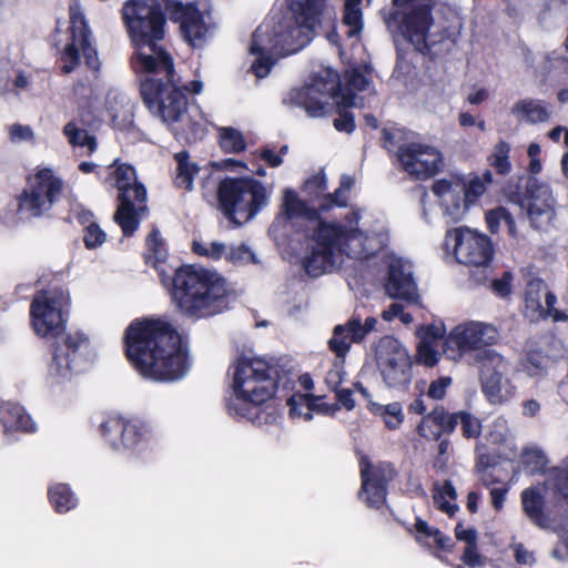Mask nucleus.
<instances>
[{"label":"nucleus","mask_w":568,"mask_h":568,"mask_svg":"<svg viewBox=\"0 0 568 568\" xmlns=\"http://www.w3.org/2000/svg\"><path fill=\"white\" fill-rule=\"evenodd\" d=\"M507 420L505 418H497L493 422L489 430V439L495 444L504 443L507 438Z\"/></svg>","instance_id":"obj_59"},{"label":"nucleus","mask_w":568,"mask_h":568,"mask_svg":"<svg viewBox=\"0 0 568 568\" xmlns=\"http://www.w3.org/2000/svg\"><path fill=\"white\" fill-rule=\"evenodd\" d=\"M121 14L131 42L164 38L166 19L161 0H126Z\"/></svg>","instance_id":"obj_16"},{"label":"nucleus","mask_w":568,"mask_h":568,"mask_svg":"<svg viewBox=\"0 0 568 568\" xmlns=\"http://www.w3.org/2000/svg\"><path fill=\"white\" fill-rule=\"evenodd\" d=\"M499 334L497 328L488 323L467 321L456 325L443 341L444 355L454 362L460 361L464 355L479 352L497 343Z\"/></svg>","instance_id":"obj_19"},{"label":"nucleus","mask_w":568,"mask_h":568,"mask_svg":"<svg viewBox=\"0 0 568 568\" xmlns=\"http://www.w3.org/2000/svg\"><path fill=\"white\" fill-rule=\"evenodd\" d=\"M479 383L490 405H505L517 395V386L510 377V364L495 349H485L479 356Z\"/></svg>","instance_id":"obj_17"},{"label":"nucleus","mask_w":568,"mask_h":568,"mask_svg":"<svg viewBox=\"0 0 568 568\" xmlns=\"http://www.w3.org/2000/svg\"><path fill=\"white\" fill-rule=\"evenodd\" d=\"M146 262L154 267L159 268L161 273L164 270L161 268L168 258V250L158 230H153L146 239Z\"/></svg>","instance_id":"obj_43"},{"label":"nucleus","mask_w":568,"mask_h":568,"mask_svg":"<svg viewBox=\"0 0 568 568\" xmlns=\"http://www.w3.org/2000/svg\"><path fill=\"white\" fill-rule=\"evenodd\" d=\"M224 258L234 265H243L253 262L254 254L244 244H240L236 246L226 245V253Z\"/></svg>","instance_id":"obj_54"},{"label":"nucleus","mask_w":568,"mask_h":568,"mask_svg":"<svg viewBox=\"0 0 568 568\" xmlns=\"http://www.w3.org/2000/svg\"><path fill=\"white\" fill-rule=\"evenodd\" d=\"M372 0H345L342 29L348 39L358 40L363 28V7H369Z\"/></svg>","instance_id":"obj_34"},{"label":"nucleus","mask_w":568,"mask_h":568,"mask_svg":"<svg viewBox=\"0 0 568 568\" xmlns=\"http://www.w3.org/2000/svg\"><path fill=\"white\" fill-rule=\"evenodd\" d=\"M268 189L254 179H225L219 186L220 205L226 216L242 223L268 204Z\"/></svg>","instance_id":"obj_10"},{"label":"nucleus","mask_w":568,"mask_h":568,"mask_svg":"<svg viewBox=\"0 0 568 568\" xmlns=\"http://www.w3.org/2000/svg\"><path fill=\"white\" fill-rule=\"evenodd\" d=\"M432 192L447 222L457 223L466 216L469 207L464 196L465 182L460 178L450 176L437 180L432 185Z\"/></svg>","instance_id":"obj_25"},{"label":"nucleus","mask_w":568,"mask_h":568,"mask_svg":"<svg viewBox=\"0 0 568 568\" xmlns=\"http://www.w3.org/2000/svg\"><path fill=\"white\" fill-rule=\"evenodd\" d=\"M557 302L556 295L552 293L546 294V317L549 316L552 318L554 322H566L568 321L567 313L559 311L555 307V304Z\"/></svg>","instance_id":"obj_61"},{"label":"nucleus","mask_w":568,"mask_h":568,"mask_svg":"<svg viewBox=\"0 0 568 568\" xmlns=\"http://www.w3.org/2000/svg\"><path fill=\"white\" fill-rule=\"evenodd\" d=\"M549 293L540 278H531L525 292V316L531 322L546 317V306L541 304V297Z\"/></svg>","instance_id":"obj_35"},{"label":"nucleus","mask_w":568,"mask_h":568,"mask_svg":"<svg viewBox=\"0 0 568 568\" xmlns=\"http://www.w3.org/2000/svg\"><path fill=\"white\" fill-rule=\"evenodd\" d=\"M351 325H355L356 329L353 333L355 339H364L367 334L376 328L377 320L375 317H367L364 323L357 317L351 318Z\"/></svg>","instance_id":"obj_58"},{"label":"nucleus","mask_w":568,"mask_h":568,"mask_svg":"<svg viewBox=\"0 0 568 568\" xmlns=\"http://www.w3.org/2000/svg\"><path fill=\"white\" fill-rule=\"evenodd\" d=\"M392 6L385 19L388 30L403 37L418 52L426 53L435 43L430 36L434 27L430 0H392Z\"/></svg>","instance_id":"obj_8"},{"label":"nucleus","mask_w":568,"mask_h":568,"mask_svg":"<svg viewBox=\"0 0 568 568\" xmlns=\"http://www.w3.org/2000/svg\"><path fill=\"white\" fill-rule=\"evenodd\" d=\"M486 189L485 181L479 176L473 178L467 184L465 183L464 196L467 200L468 207L486 192Z\"/></svg>","instance_id":"obj_55"},{"label":"nucleus","mask_w":568,"mask_h":568,"mask_svg":"<svg viewBox=\"0 0 568 568\" xmlns=\"http://www.w3.org/2000/svg\"><path fill=\"white\" fill-rule=\"evenodd\" d=\"M307 200L300 199L292 189L283 192L282 214L288 220L316 222L313 232V247L304 258L305 271L314 277L332 272L338 267L343 257L366 258L388 242L387 227L383 221L375 226L361 227L359 210H352L339 221H317L321 212L334 207L333 194L327 192L326 176L317 173L310 178L303 187Z\"/></svg>","instance_id":"obj_1"},{"label":"nucleus","mask_w":568,"mask_h":568,"mask_svg":"<svg viewBox=\"0 0 568 568\" xmlns=\"http://www.w3.org/2000/svg\"><path fill=\"white\" fill-rule=\"evenodd\" d=\"M77 217L82 224L89 223L84 229L85 246L90 250L101 246L106 240V234L97 223L90 221L91 213L83 210Z\"/></svg>","instance_id":"obj_47"},{"label":"nucleus","mask_w":568,"mask_h":568,"mask_svg":"<svg viewBox=\"0 0 568 568\" xmlns=\"http://www.w3.org/2000/svg\"><path fill=\"white\" fill-rule=\"evenodd\" d=\"M276 385L277 369L268 362L261 357H241L234 365L229 413L261 424L262 406L273 397Z\"/></svg>","instance_id":"obj_6"},{"label":"nucleus","mask_w":568,"mask_h":568,"mask_svg":"<svg viewBox=\"0 0 568 568\" xmlns=\"http://www.w3.org/2000/svg\"><path fill=\"white\" fill-rule=\"evenodd\" d=\"M98 358V351L82 331L70 332L63 346L55 347L47 363L44 382L51 392L65 389L73 379L88 372Z\"/></svg>","instance_id":"obj_7"},{"label":"nucleus","mask_w":568,"mask_h":568,"mask_svg":"<svg viewBox=\"0 0 568 568\" xmlns=\"http://www.w3.org/2000/svg\"><path fill=\"white\" fill-rule=\"evenodd\" d=\"M520 206L535 229L548 227L556 216V200L550 185L536 178L528 179Z\"/></svg>","instance_id":"obj_22"},{"label":"nucleus","mask_w":568,"mask_h":568,"mask_svg":"<svg viewBox=\"0 0 568 568\" xmlns=\"http://www.w3.org/2000/svg\"><path fill=\"white\" fill-rule=\"evenodd\" d=\"M445 253L457 263L487 270L494 260V245L489 236L469 227H454L446 232Z\"/></svg>","instance_id":"obj_14"},{"label":"nucleus","mask_w":568,"mask_h":568,"mask_svg":"<svg viewBox=\"0 0 568 568\" xmlns=\"http://www.w3.org/2000/svg\"><path fill=\"white\" fill-rule=\"evenodd\" d=\"M453 417L455 419L454 429L457 424H460L462 433L465 438L473 439L480 435L483 426L481 420L477 416L466 410H459L453 413Z\"/></svg>","instance_id":"obj_49"},{"label":"nucleus","mask_w":568,"mask_h":568,"mask_svg":"<svg viewBox=\"0 0 568 568\" xmlns=\"http://www.w3.org/2000/svg\"><path fill=\"white\" fill-rule=\"evenodd\" d=\"M219 142L222 150L226 153H240L246 149V139L244 134L232 126L219 128Z\"/></svg>","instance_id":"obj_45"},{"label":"nucleus","mask_w":568,"mask_h":568,"mask_svg":"<svg viewBox=\"0 0 568 568\" xmlns=\"http://www.w3.org/2000/svg\"><path fill=\"white\" fill-rule=\"evenodd\" d=\"M124 345L129 361L145 378L174 382L190 369L186 344L164 320L133 321L125 331Z\"/></svg>","instance_id":"obj_4"},{"label":"nucleus","mask_w":568,"mask_h":568,"mask_svg":"<svg viewBox=\"0 0 568 568\" xmlns=\"http://www.w3.org/2000/svg\"><path fill=\"white\" fill-rule=\"evenodd\" d=\"M320 397H315L310 394L295 393L287 399V406L290 407V416L294 419L301 418L308 422L313 417L314 412L332 414L337 409L329 405L317 404Z\"/></svg>","instance_id":"obj_31"},{"label":"nucleus","mask_w":568,"mask_h":568,"mask_svg":"<svg viewBox=\"0 0 568 568\" xmlns=\"http://www.w3.org/2000/svg\"><path fill=\"white\" fill-rule=\"evenodd\" d=\"M70 26L63 38L57 42L59 61L63 73L73 72L79 67L81 58L92 71H98L100 60L93 44L92 33L78 4L70 6Z\"/></svg>","instance_id":"obj_11"},{"label":"nucleus","mask_w":568,"mask_h":568,"mask_svg":"<svg viewBox=\"0 0 568 568\" xmlns=\"http://www.w3.org/2000/svg\"><path fill=\"white\" fill-rule=\"evenodd\" d=\"M510 113L518 121L531 124L547 122L551 115V111L545 102L534 99L517 101L511 106Z\"/></svg>","instance_id":"obj_32"},{"label":"nucleus","mask_w":568,"mask_h":568,"mask_svg":"<svg viewBox=\"0 0 568 568\" xmlns=\"http://www.w3.org/2000/svg\"><path fill=\"white\" fill-rule=\"evenodd\" d=\"M517 371L528 378L542 379L548 374V358L541 352H528L518 362Z\"/></svg>","instance_id":"obj_37"},{"label":"nucleus","mask_w":568,"mask_h":568,"mask_svg":"<svg viewBox=\"0 0 568 568\" xmlns=\"http://www.w3.org/2000/svg\"><path fill=\"white\" fill-rule=\"evenodd\" d=\"M369 410L374 415L379 416L385 426L392 430L399 428L404 422L403 406L398 402H393L387 405L371 402Z\"/></svg>","instance_id":"obj_41"},{"label":"nucleus","mask_w":568,"mask_h":568,"mask_svg":"<svg viewBox=\"0 0 568 568\" xmlns=\"http://www.w3.org/2000/svg\"><path fill=\"white\" fill-rule=\"evenodd\" d=\"M165 9L172 20L181 23L184 38L193 47H200L215 29L211 14L199 11L192 4L165 0Z\"/></svg>","instance_id":"obj_23"},{"label":"nucleus","mask_w":568,"mask_h":568,"mask_svg":"<svg viewBox=\"0 0 568 568\" xmlns=\"http://www.w3.org/2000/svg\"><path fill=\"white\" fill-rule=\"evenodd\" d=\"M359 469L362 478L359 497L368 507L379 509L386 500V485L393 477V468L388 463H373L367 456H362Z\"/></svg>","instance_id":"obj_24"},{"label":"nucleus","mask_w":568,"mask_h":568,"mask_svg":"<svg viewBox=\"0 0 568 568\" xmlns=\"http://www.w3.org/2000/svg\"><path fill=\"white\" fill-rule=\"evenodd\" d=\"M99 432L111 449L126 454L142 452L154 437L150 423L123 415L108 416L100 424Z\"/></svg>","instance_id":"obj_13"},{"label":"nucleus","mask_w":568,"mask_h":568,"mask_svg":"<svg viewBox=\"0 0 568 568\" xmlns=\"http://www.w3.org/2000/svg\"><path fill=\"white\" fill-rule=\"evenodd\" d=\"M10 141L14 144H36V133L28 124L13 123L8 129Z\"/></svg>","instance_id":"obj_53"},{"label":"nucleus","mask_w":568,"mask_h":568,"mask_svg":"<svg viewBox=\"0 0 568 568\" xmlns=\"http://www.w3.org/2000/svg\"><path fill=\"white\" fill-rule=\"evenodd\" d=\"M230 287L216 271L185 265L175 271L172 300L179 311L191 318L214 316L227 308Z\"/></svg>","instance_id":"obj_5"},{"label":"nucleus","mask_w":568,"mask_h":568,"mask_svg":"<svg viewBox=\"0 0 568 568\" xmlns=\"http://www.w3.org/2000/svg\"><path fill=\"white\" fill-rule=\"evenodd\" d=\"M287 153V146L281 148L278 153H275L272 149L265 148L261 151L260 158L265 161L270 166L277 168L283 163V156Z\"/></svg>","instance_id":"obj_62"},{"label":"nucleus","mask_w":568,"mask_h":568,"mask_svg":"<svg viewBox=\"0 0 568 568\" xmlns=\"http://www.w3.org/2000/svg\"><path fill=\"white\" fill-rule=\"evenodd\" d=\"M162 39L132 42V67L141 80V94L150 111L186 142L203 134L204 118L195 106L187 109L170 53L159 43Z\"/></svg>","instance_id":"obj_2"},{"label":"nucleus","mask_w":568,"mask_h":568,"mask_svg":"<svg viewBox=\"0 0 568 568\" xmlns=\"http://www.w3.org/2000/svg\"><path fill=\"white\" fill-rule=\"evenodd\" d=\"M376 362L384 383L400 388L412 381V359L406 347L396 338L383 337L376 348Z\"/></svg>","instance_id":"obj_20"},{"label":"nucleus","mask_w":568,"mask_h":568,"mask_svg":"<svg viewBox=\"0 0 568 568\" xmlns=\"http://www.w3.org/2000/svg\"><path fill=\"white\" fill-rule=\"evenodd\" d=\"M193 251L200 256H204L206 258L217 261L225 256L226 253V244L217 241L211 242H202L194 241L193 242Z\"/></svg>","instance_id":"obj_52"},{"label":"nucleus","mask_w":568,"mask_h":568,"mask_svg":"<svg viewBox=\"0 0 568 568\" xmlns=\"http://www.w3.org/2000/svg\"><path fill=\"white\" fill-rule=\"evenodd\" d=\"M541 148L538 143H530L527 149V154L529 156L528 171L532 175L539 174L542 170V163L539 156Z\"/></svg>","instance_id":"obj_60"},{"label":"nucleus","mask_w":568,"mask_h":568,"mask_svg":"<svg viewBox=\"0 0 568 568\" xmlns=\"http://www.w3.org/2000/svg\"><path fill=\"white\" fill-rule=\"evenodd\" d=\"M328 12L326 0H292L285 11L268 17L254 32L248 49L255 77L266 78L281 57L307 45L321 17Z\"/></svg>","instance_id":"obj_3"},{"label":"nucleus","mask_w":568,"mask_h":568,"mask_svg":"<svg viewBox=\"0 0 568 568\" xmlns=\"http://www.w3.org/2000/svg\"><path fill=\"white\" fill-rule=\"evenodd\" d=\"M487 227L491 233L498 232L500 224L505 223L508 229L509 235L517 237L518 232L513 215L503 206L489 210L486 213Z\"/></svg>","instance_id":"obj_46"},{"label":"nucleus","mask_w":568,"mask_h":568,"mask_svg":"<svg viewBox=\"0 0 568 568\" xmlns=\"http://www.w3.org/2000/svg\"><path fill=\"white\" fill-rule=\"evenodd\" d=\"M521 463L527 473L536 474L544 471L548 458L540 447L527 446L521 453Z\"/></svg>","instance_id":"obj_48"},{"label":"nucleus","mask_w":568,"mask_h":568,"mask_svg":"<svg viewBox=\"0 0 568 568\" xmlns=\"http://www.w3.org/2000/svg\"><path fill=\"white\" fill-rule=\"evenodd\" d=\"M545 489L554 491L568 501V468H554L549 470Z\"/></svg>","instance_id":"obj_51"},{"label":"nucleus","mask_w":568,"mask_h":568,"mask_svg":"<svg viewBox=\"0 0 568 568\" xmlns=\"http://www.w3.org/2000/svg\"><path fill=\"white\" fill-rule=\"evenodd\" d=\"M355 181L352 176L349 175H343L342 179H341V183H339V187L336 189L332 194H333V202H334V207L335 206H346L347 204V201H348V196H347V192L352 189V186L354 185Z\"/></svg>","instance_id":"obj_57"},{"label":"nucleus","mask_w":568,"mask_h":568,"mask_svg":"<svg viewBox=\"0 0 568 568\" xmlns=\"http://www.w3.org/2000/svg\"><path fill=\"white\" fill-rule=\"evenodd\" d=\"M396 159L404 172L418 180H427L445 168L440 150L425 142L403 143L396 150Z\"/></svg>","instance_id":"obj_21"},{"label":"nucleus","mask_w":568,"mask_h":568,"mask_svg":"<svg viewBox=\"0 0 568 568\" xmlns=\"http://www.w3.org/2000/svg\"><path fill=\"white\" fill-rule=\"evenodd\" d=\"M544 493L541 487H528L521 493V506L525 515L540 528H548L549 520L544 514Z\"/></svg>","instance_id":"obj_33"},{"label":"nucleus","mask_w":568,"mask_h":568,"mask_svg":"<svg viewBox=\"0 0 568 568\" xmlns=\"http://www.w3.org/2000/svg\"><path fill=\"white\" fill-rule=\"evenodd\" d=\"M70 294L62 287L39 291L30 305L31 326L41 338H55L65 327Z\"/></svg>","instance_id":"obj_12"},{"label":"nucleus","mask_w":568,"mask_h":568,"mask_svg":"<svg viewBox=\"0 0 568 568\" xmlns=\"http://www.w3.org/2000/svg\"><path fill=\"white\" fill-rule=\"evenodd\" d=\"M457 493L450 481L436 484L434 488V504L445 514L453 516L457 509L455 504Z\"/></svg>","instance_id":"obj_44"},{"label":"nucleus","mask_w":568,"mask_h":568,"mask_svg":"<svg viewBox=\"0 0 568 568\" xmlns=\"http://www.w3.org/2000/svg\"><path fill=\"white\" fill-rule=\"evenodd\" d=\"M175 160L178 163L175 176L176 186L187 191L192 190L193 180L199 172V166L190 160L186 152L176 153Z\"/></svg>","instance_id":"obj_42"},{"label":"nucleus","mask_w":568,"mask_h":568,"mask_svg":"<svg viewBox=\"0 0 568 568\" xmlns=\"http://www.w3.org/2000/svg\"><path fill=\"white\" fill-rule=\"evenodd\" d=\"M355 329L356 326L351 325V318L345 324L334 327L333 336L328 341V346L337 357H344L349 351L352 343H361L363 341L353 337Z\"/></svg>","instance_id":"obj_39"},{"label":"nucleus","mask_w":568,"mask_h":568,"mask_svg":"<svg viewBox=\"0 0 568 568\" xmlns=\"http://www.w3.org/2000/svg\"><path fill=\"white\" fill-rule=\"evenodd\" d=\"M445 333L446 328L443 323L430 324L419 328L420 341L417 349L419 363L427 367H433L438 363L440 353L437 351V345L439 341L445 338Z\"/></svg>","instance_id":"obj_28"},{"label":"nucleus","mask_w":568,"mask_h":568,"mask_svg":"<svg viewBox=\"0 0 568 568\" xmlns=\"http://www.w3.org/2000/svg\"><path fill=\"white\" fill-rule=\"evenodd\" d=\"M69 144L74 149L82 150L83 154H92L98 149L97 139L77 122H69L63 128Z\"/></svg>","instance_id":"obj_38"},{"label":"nucleus","mask_w":568,"mask_h":568,"mask_svg":"<svg viewBox=\"0 0 568 568\" xmlns=\"http://www.w3.org/2000/svg\"><path fill=\"white\" fill-rule=\"evenodd\" d=\"M337 87V73L331 69H322L303 87L290 90L284 98V103L304 109L312 118H321L331 111L329 101H335Z\"/></svg>","instance_id":"obj_15"},{"label":"nucleus","mask_w":568,"mask_h":568,"mask_svg":"<svg viewBox=\"0 0 568 568\" xmlns=\"http://www.w3.org/2000/svg\"><path fill=\"white\" fill-rule=\"evenodd\" d=\"M49 500L57 513L64 514L78 505V499L67 484H53L48 490Z\"/></svg>","instance_id":"obj_40"},{"label":"nucleus","mask_w":568,"mask_h":568,"mask_svg":"<svg viewBox=\"0 0 568 568\" xmlns=\"http://www.w3.org/2000/svg\"><path fill=\"white\" fill-rule=\"evenodd\" d=\"M345 79V88L335 91V104L342 108L364 106L363 98L358 97L357 92L371 90L368 79L357 69L346 71Z\"/></svg>","instance_id":"obj_29"},{"label":"nucleus","mask_w":568,"mask_h":568,"mask_svg":"<svg viewBox=\"0 0 568 568\" xmlns=\"http://www.w3.org/2000/svg\"><path fill=\"white\" fill-rule=\"evenodd\" d=\"M510 150L511 146L508 142L499 141L488 158L490 166L501 175H506L511 171V163L509 161Z\"/></svg>","instance_id":"obj_50"},{"label":"nucleus","mask_w":568,"mask_h":568,"mask_svg":"<svg viewBox=\"0 0 568 568\" xmlns=\"http://www.w3.org/2000/svg\"><path fill=\"white\" fill-rule=\"evenodd\" d=\"M37 424L26 409L16 403L0 404V433L10 438L18 432L33 433Z\"/></svg>","instance_id":"obj_27"},{"label":"nucleus","mask_w":568,"mask_h":568,"mask_svg":"<svg viewBox=\"0 0 568 568\" xmlns=\"http://www.w3.org/2000/svg\"><path fill=\"white\" fill-rule=\"evenodd\" d=\"M454 420L453 413H448L443 406H436L423 417L418 425V433L425 438L438 439L442 434L454 432Z\"/></svg>","instance_id":"obj_30"},{"label":"nucleus","mask_w":568,"mask_h":568,"mask_svg":"<svg viewBox=\"0 0 568 568\" xmlns=\"http://www.w3.org/2000/svg\"><path fill=\"white\" fill-rule=\"evenodd\" d=\"M344 368L342 362H337L334 364L333 368L328 371L325 377L326 385L333 390H337L338 385L344 379Z\"/></svg>","instance_id":"obj_64"},{"label":"nucleus","mask_w":568,"mask_h":568,"mask_svg":"<svg viewBox=\"0 0 568 568\" xmlns=\"http://www.w3.org/2000/svg\"><path fill=\"white\" fill-rule=\"evenodd\" d=\"M385 291L393 298L415 302L417 287L413 278V270L409 262L402 258H392L388 265V276Z\"/></svg>","instance_id":"obj_26"},{"label":"nucleus","mask_w":568,"mask_h":568,"mask_svg":"<svg viewBox=\"0 0 568 568\" xmlns=\"http://www.w3.org/2000/svg\"><path fill=\"white\" fill-rule=\"evenodd\" d=\"M105 182L116 187L119 192L114 221L122 229L123 234L130 236L139 229L141 217L146 211V190L138 181L134 168L128 164L108 168Z\"/></svg>","instance_id":"obj_9"},{"label":"nucleus","mask_w":568,"mask_h":568,"mask_svg":"<svg viewBox=\"0 0 568 568\" xmlns=\"http://www.w3.org/2000/svg\"><path fill=\"white\" fill-rule=\"evenodd\" d=\"M339 116L334 120V126L337 131L349 133L355 128L354 116L345 111L346 108L338 106Z\"/></svg>","instance_id":"obj_63"},{"label":"nucleus","mask_w":568,"mask_h":568,"mask_svg":"<svg viewBox=\"0 0 568 568\" xmlns=\"http://www.w3.org/2000/svg\"><path fill=\"white\" fill-rule=\"evenodd\" d=\"M415 539L424 547L438 548L445 551H450L453 548V540L449 537L422 519H417L415 524Z\"/></svg>","instance_id":"obj_36"},{"label":"nucleus","mask_w":568,"mask_h":568,"mask_svg":"<svg viewBox=\"0 0 568 568\" xmlns=\"http://www.w3.org/2000/svg\"><path fill=\"white\" fill-rule=\"evenodd\" d=\"M63 189L62 180L50 168L39 169L29 179L28 187L18 200L22 219L39 217L49 212Z\"/></svg>","instance_id":"obj_18"},{"label":"nucleus","mask_w":568,"mask_h":568,"mask_svg":"<svg viewBox=\"0 0 568 568\" xmlns=\"http://www.w3.org/2000/svg\"><path fill=\"white\" fill-rule=\"evenodd\" d=\"M452 384V377L442 376L429 384L427 396L434 400H440L446 396L447 389Z\"/></svg>","instance_id":"obj_56"}]
</instances>
